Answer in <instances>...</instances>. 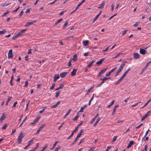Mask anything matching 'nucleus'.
<instances>
[{
  "label": "nucleus",
  "mask_w": 151,
  "mask_h": 151,
  "mask_svg": "<svg viewBox=\"0 0 151 151\" xmlns=\"http://www.w3.org/2000/svg\"><path fill=\"white\" fill-rule=\"evenodd\" d=\"M123 62L124 63H122L120 66L119 70L117 72L116 74L115 75V77L119 75V74L121 72L125 65V63H127V62L123 61Z\"/></svg>",
  "instance_id": "1"
},
{
  "label": "nucleus",
  "mask_w": 151,
  "mask_h": 151,
  "mask_svg": "<svg viewBox=\"0 0 151 151\" xmlns=\"http://www.w3.org/2000/svg\"><path fill=\"white\" fill-rule=\"evenodd\" d=\"M109 78H107V77H105L103 78H101L100 79V80H102V81L100 83H99V84H98V85H97L96 86V87L97 88V87H100L101 86V85L102 84H103V83H104V82H105L104 81H106V80H108V79H109Z\"/></svg>",
  "instance_id": "2"
},
{
  "label": "nucleus",
  "mask_w": 151,
  "mask_h": 151,
  "mask_svg": "<svg viewBox=\"0 0 151 151\" xmlns=\"http://www.w3.org/2000/svg\"><path fill=\"white\" fill-rule=\"evenodd\" d=\"M24 134L21 133L18 137V143H20L22 142V139L24 137Z\"/></svg>",
  "instance_id": "3"
},
{
  "label": "nucleus",
  "mask_w": 151,
  "mask_h": 151,
  "mask_svg": "<svg viewBox=\"0 0 151 151\" xmlns=\"http://www.w3.org/2000/svg\"><path fill=\"white\" fill-rule=\"evenodd\" d=\"M13 53H12V50H10L8 52V58L9 59L12 58L13 57Z\"/></svg>",
  "instance_id": "4"
},
{
  "label": "nucleus",
  "mask_w": 151,
  "mask_h": 151,
  "mask_svg": "<svg viewBox=\"0 0 151 151\" xmlns=\"http://www.w3.org/2000/svg\"><path fill=\"white\" fill-rule=\"evenodd\" d=\"M36 20H34L30 22H27L26 23V24L25 25V27H27L30 26L31 25H32L34 23H35L36 22Z\"/></svg>",
  "instance_id": "5"
},
{
  "label": "nucleus",
  "mask_w": 151,
  "mask_h": 151,
  "mask_svg": "<svg viewBox=\"0 0 151 151\" xmlns=\"http://www.w3.org/2000/svg\"><path fill=\"white\" fill-rule=\"evenodd\" d=\"M105 4V2L104 1H102V3L100 5V6H98V9H102L104 8V6Z\"/></svg>",
  "instance_id": "6"
},
{
  "label": "nucleus",
  "mask_w": 151,
  "mask_h": 151,
  "mask_svg": "<svg viewBox=\"0 0 151 151\" xmlns=\"http://www.w3.org/2000/svg\"><path fill=\"white\" fill-rule=\"evenodd\" d=\"M67 73L66 72H63L60 74V76L61 78H64L67 75Z\"/></svg>",
  "instance_id": "7"
},
{
  "label": "nucleus",
  "mask_w": 151,
  "mask_h": 151,
  "mask_svg": "<svg viewBox=\"0 0 151 151\" xmlns=\"http://www.w3.org/2000/svg\"><path fill=\"white\" fill-rule=\"evenodd\" d=\"M77 71V69H74L73 71L71 72V76H73L76 75V73Z\"/></svg>",
  "instance_id": "8"
},
{
  "label": "nucleus",
  "mask_w": 151,
  "mask_h": 151,
  "mask_svg": "<svg viewBox=\"0 0 151 151\" xmlns=\"http://www.w3.org/2000/svg\"><path fill=\"white\" fill-rule=\"evenodd\" d=\"M59 78V75H55L54 77V81L55 82L57 79Z\"/></svg>",
  "instance_id": "9"
},
{
  "label": "nucleus",
  "mask_w": 151,
  "mask_h": 151,
  "mask_svg": "<svg viewBox=\"0 0 151 151\" xmlns=\"http://www.w3.org/2000/svg\"><path fill=\"white\" fill-rule=\"evenodd\" d=\"M124 78L122 76L119 79L116 81L115 83V85H117L118 84H119Z\"/></svg>",
  "instance_id": "10"
},
{
  "label": "nucleus",
  "mask_w": 151,
  "mask_h": 151,
  "mask_svg": "<svg viewBox=\"0 0 151 151\" xmlns=\"http://www.w3.org/2000/svg\"><path fill=\"white\" fill-rule=\"evenodd\" d=\"M134 141H131L127 146V148L128 149L130 148L131 146L134 144Z\"/></svg>",
  "instance_id": "11"
},
{
  "label": "nucleus",
  "mask_w": 151,
  "mask_h": 151,
  "mask_svg": "<svg viewBox=\"0 0 151 151\" xmlns=\"http://www.w3.org/2000/svg\"><path fill=\"white\" fill-rule=\"evenodd\" d=\"M140 57V55L137 53H134V58L135 59H138Z\"/></svg>",
  "instance_id": "12"
},
{
  "label": "nucleus",
  "mask_w": 151,
  "mask_h": 151,
  "mask_svg": "<svg viewBox=\"0 0 151 151\" xmlns=\"http://www.w3.org/2000/svg\"><path fill=\"white\" fill-rule=\"evenodd\" d=\"M60 101H58L57 103L53 105H52V106H51V107L52 108H55L56 107H57V106L59 105L60 104Z\"/></svg>",
  "instance_id": "13"
},
{
  "label": "nucleus",
  "mask_w": 151,
  "mask_h": 151,
  "mask_svg": "<svg viewBox=\"0 0 151 151\" xmlns=\"http://www.w3.org/2000/svg\"><path fill=\"white\" fill-rule=\"evenodd\" d=\"M104 60V58H102L99 61H98L96 63V64L98 65H101L103 61Z\"/></svg>",
  "instance_id": "14"
},
{
  "label": "nucleus",
  "mask_w": 151,
  "mask_h": 151,
  "mask_svg": "<svg viewBox=\"0 0 151 151\" xmlns=\"http://www.w3.org/2000/svg\"><path fill=\"white\" fill-rule=\"evenodd\" d=\"M146 50L143 49L141 48L140 50V53L142 54H145Z\"/></svg>",
  "instance_id": "15"
},
{
  "label": "nucleus",
  "mask_w": 151,
  "mask_h": 151,
  "mask_svg": "<svg viewBox=\"0 0 151 151\" xmlns=\"http://www.w3.org/2000/svg\"><path fill=\"white\" fill-rule=\"evenodd\" d=\"M83 45L85 46H86L88 45L89 43V42L88 40H85L83 41Z\"/></svg>",
  "instance_id": "16"
},
{
  "label": "nucleus",
  "mask_w": 151,
  "mask_h": 151,
  "mask_svg": "<svg viewBox=\"0 0 151 151\" xmlns=\"http://www.w3.org/2000/svg\"><path fill=\"white\" fill-rule=\"evenodd\" d=\"M95 62V60H92L90 62L89 64L88 65V67H89V68L91 67L92 65H93V63Z\"/></svg>",
  "instance_id": "17"
},
{
  "label": "nucleus",
  "mask_w": 151,
  "mask_h": 151,
  "mask_svg": "<svg viewBox=\"0 0 151 151\" xmlns=\"http://www.w3.org/2000/svg\"><path fill=\"white\" fill-rule=\"evenodd\" d=\"M40 119V118L38 117L37 119H35L33 123H31V124H35L38 121V119Z\"/></svg>",
  "instance_id": "18"
},
{
  "label": "nucleus",
  "mask_w": 151,
  "mask_h": 151,
  "mask_svg": "<svg viewBox=\"0 0 151 151\" xmlns=\"http://www.w3.org/2000/svg\"><path fill=\"white\" fill-rule=\"evenodd\" d=\"M6 117V116H5V115L3 114L0 119V120L1 121H3L5 118Z\"/></svg>",
  "instance_id": "19"
},
{
  "label": "nucleus",
  "mask_w": 151,
  "mask_h": 151,
  "mask_svg": "<svg viewBox=\"0 0 151 151\" xmlns=\"http://www.w3.org/2000/svg\"><path fill=\"white\" fill-rule=\"evenodd\" d=\"M63 20V19L62 18L59 19L55 23V24H54V26H55L57 24H58L60 22H61Z\"/></svg>",
  "instance_id": "20"
},
{
  "label": "nucleus",
  "mask_w": 151,
  "mask_h": 151,
  "mask_svg": "<svg viewBox=\"0 0 151 151\" xmlns=\"http://www.w3.org/2000/svg\"><path fill=\"white\" fill-rule=\"evenodd\" d=\"M107 70V68L106 69H104L103 70H102L99 73H100V74H102L104 73L105 71Z\"/></svg>",
  "instance_id": "21"
},
{
  "label": "nucleus",
  "mask_w": 151,
  "mask_h": 151,
  "mask_svg": "<svg viewBox=\"0 0 151 151\" xmlns=\"http://www.w3.org/2000/svg\"><path fill=\"white\" fill-rule=\"evenodd\" d=\"M60 93V91H57V92H56V93H56V95L55 96V97L56 98H57L58 97V96H59Z\"/></svg>",
  "instance_id": "22"
},
{
  "label": "nucleus",
  "mask_w": 151,
  "mask_h": 151,
  "mask_svg": "<svg viewBox=\"0 0 151 151\" xmlns=\"http://www.w3.org/2000/svg\"><path fill=\"white\" fill-rule=\"evenodd\" d=\"M19 36L17 33L13 37H12V39L15 40L16 38L18 37Z\"/></svg>",
  "instance_id": "23"
},
{
  "label": "nucleus",
  "mask_w": 151,
  "mask_h": 151,
  "mask_svg": "<svg viewBox=\"0 0 151 151\" xmlns=\"http://www.w3.org/2000/svg\"><path fill=\"white\" fill-rule=\"evenodd\" d=\"M93 86H92L87 91L86 93V95H88L89 93L90 92L91 90V89H92L93 88Z\"/></svg>",
  "instance_id": "24"
},
{
  "label": "nucleus",
  "mask_w": 151,
  "mask_h": 151,
  "mask_svg": "<svg viewBox=\"0 0 151 151\" xmlns=\"http://www.w3.org/2000/svg\"><path fill=\"white\" fill-rule=\"evenodd\" d=\"M10 12V11H7L6 12L4 13L2 15V17H4L7 14L9 13Z\"/></svg>",
  "instance_id": "25"
},
{
  "label": "nucleus",
  "mask_w": 151,
  "mask_h": 151,
  "mask_svg": "<svg viewBox=\"0 0 151 151\" xmlns=\"http://www.w3.org/2000/svg\"><path fill=\"white\" fill-rule=\"evenodd\" d=\"M73 61H75L77 59V55H74L73 56V58L72 59Z\"/></svg>",
  "instance_id": "26"
},
{
  "label": "nucleus",
  "mask_w": 151,
  "mask_h": 151,
  "mask_svg": "<svg viewBox=\"0 0 151 151\" xmlns=\"http://www.w3.org/2000/svg\"><path fill=\"white\" fill-rule=\"evenodd\" d=\"M6 32V31L5 29H4L3 31H0V35L4 34Z\"/></svg>",
  "instance_id": "27"
},
{
  "label": "nucleus",
  "mask_w": 151,
  "mask_h": 151,
  "mask_svg": "<svg viewBox=\"0 0 151 151\" xmlns=\"http://www.w3.org/2000/svg\"><path fill=\"white\" fill-rule=\"evenodd\" d=\"M151 113V111H148L147 113L145 115L147 117Z\"/></svg>",
  "instance_id": "28"
},
{
  "label": "nucleus",
  "mask_w": 151,
  "mask_h": 151,
  "mask_svg": "<svg viewBox=\"0 0 151 151\" xmlns=\"http://www.w3.org/2000/svg\"><path fill=\"white\" fill-rule=\"evenodd\" d=\"M68 24V22L67 21L64 24V26L63 27V29H64L65 28V27L67 26V25Z\"/></svg>",
  "instance_id": "29"
},
{
  "label": "nucleus",
  "mask_w": 151,
  "mask_h": 151,
  "mask_svg": "<svg viewBox=\"0 0 151 151\" xmlns=\"http://www.w3.org/2000/svg\"><path fill=\"white\" fill-rule=\"evenodd\" d=\"M99 17V15H97L96 17H95L94 19L93 20V23H94V22H95V21L96 20V19H97V18Z\"/></svg>",
  "instance_id": "30"
},
{
  "label": "nucleus",
  "mask_w": 151,
  "mask_h": 151,
  "mask_svg": "<svg viewBox=\"0 0 151 151\" xmlns=\"http://www.w3.org/2000/svg\"><path fill=\"white\" fill-rule=\"evenodd\" d=\"M118 106H119L118 105H116L114 107V108L113 109V111H114V112H115L116 111V109L118 107Z\"/></svg>",
  "instance_id": "31"
},
{
  "label": "nucleus",
  "mask_w": 151,
  "mask_h": 151,
  "mask_svg": "<svg viewBox=\"0 0 151 151\" xmlns=\"http://www.w3.org/2000/svg\"><path fill=\"white\" fill-rule=\"evenodd\" d=\"M7 124H5L2 127L1 129H5L7 127Z\"/></svg>",
  "instance_id": "32"
},
{
  "label": "nucleus",
  "mask_w": 151,
  "mask_h": 151,
  "mask_svg": "<svg viewBox=\"0 0 151 151\" xmlns=\"http://www.w3.org/2000/svg\"><path fill=\"white\" fill-rule=\"evenodd\" d=\"M84 141V138H83L82 139L81 141H80V142H79V144H78V145H79L83 142Z\"/></svg>",
  "instance_id": "33"
},
{
  "label": "nucleus",
  "mask_w": 151,
  "mask_h": 151,
  "mask_svg": "<svg viewBox=\"0 0 151 151\" xmlns=\"http://www.w3.org/2000/svg\"><path fill=\"white\" fill-rule=\"evenodd\" d=\"M99 114H97L92 119L93 121H94L95 120V119H96L98 116Z\"/></svg>",
  "instance_id": "34"
},
{
  "label": "nucleus",
  "mask_w": 151,
  "mask_h": 151,
  "mask_svg": "<svg viewBox=\"0 0 151 151\" xmlns=\"http://www.w3.org/2000/svg\"><path fill=\"white\" fill-rule=\"evenodd\" d=\"M38 145H39V143H37V144L36 147H35L33 149V150H34V151H35L36 150V149L38 147H39Z\"/></svg>",
  "instance_id": "35"
},
{
  "label": "nucleus",
  "mask_w": 151,
  "mask_h": 151,
  "mask_svg": "<svg viewBox=\"0 0 151 151\" xmlns=\"http://www.w3.org/2000/svg\"><path fill=\"white\" fill-rule=\"evenodd\" d=\"M64 85L63 84H60L59 87V88L60 89L64 87Z\"/></svg>",
  "instance_id": "36"
},
{
  "label": "nucleus",
  "mask_w": 151,
  "mask_h": 151,
  "mask_svg": "<svg viewBox=\"0 0 151 151\" xmlns=\"http://www.w3.org/2000/svg\"><path fill=\"white\" fill-rule=\"evenodd\" d=\"M73 132H72L71 133V135L67 138V139H69L73 135Z\"/></svg>",
  "instance_id": "37"
},
{
  "label": "nucleus",
  "mask_w": 151,
  "mask_h": 151,
  "mask_svg": "<svg viewBox=\"0 0 151 151\" xmlns=\"http://www.w3.org/2000/svg\"><path fill=\"white\" fill-rule=\"evenodd\" d=\"M55 84L54 83H53L52 84V86L50 88V90H52V89H54V87H55Z\"/></svg>",
  "instance_id": "38"
},
{
  "label": "nucleus",
  "mask_w": 151,
  "mask_h": 151,
  "mask_svg": "<svg viewBox=\"0 0 151 151\" xmlns=\"http://www.w3.org/2000/svg\"><path fill=\"white\" fill-rule=\"evenodd\" d=\"M12 98V97L11 96H9L8 97V99L7 101V102H9L10 100H11V99Z\"/></svg>",
  "instance_id": "39"
},
{
  "label": "nucleus",
  "mask_w": 151,
  "mask_h": 151,
  "mask_svg": "<svg viewBox=\"0 0 151 151\" xmlns=\"http://www.w3.org/2000/svg\"><path fill=\"white\" fill-rule=\"evenodd\" d=\"M71 111V109H69V110L68 111V112L67 113L65 114V116H67L70 113V112Z\"/></svg>",
  "instance_id": "40"
},
{
  "label": "nucleus",
  "mask_w": 151,
  "mask_h": 151,
  "mask_svg": "<svg viewBox=\"0 0 151 151\" xmlns=\"http://www.w3.org/2000/svg\"><path fill=\"white\" fill-rule=\"evenodd\" d=\"M45 126V124H42L39 127V128L41 130V129L43 128Z\"/></svg>",
  "instance_id": "41"
},
{
  "label": "nucleus",
  "mask_w": 151,
  "mask_h": 151,
  "mask_svg": "<svg viewBox=\"0 0 151 151\" xmlns=\"http://www.w3.org/2000/svg\"><path fill=\"white\" fill-rule=\"evenodd\" d=\"M60 146H59L55 148V150L54 151H58V150L60 149Z\"/></svg>",
  "instance_id": "42"
},
{
  "label": "nucleus",
  "mask_w": 151,
  "mask_h": 151,
  "mask_svg": "<svg viewBox=\"0 0 151 151\" xmlns=\"http://www.w3.org/2000/svg\"><path fill=\"white\" fill-rule=\"evenodd\" d=\"M128 31V30H124L122 33V35H124L127 32V31Z\"/></svg>",
  "instance_id": "43"
},
{
  "label": "nucleus",
  "mask_w": 151,
  "mask_h": 151,
  "mask_svg": "<svg viewBox=\"0 0 151 151\" xmlns=\"http://www.w3.org/2000/svg\"><path fill=\"white\" fill-rule=\"evenodd\" d=\"M23 12H24L23 11H21V12H20V13H19V17H21L23 14Z\"/></svg>",
  "instance_id": "44"
},
{
  "label": "nucleus",
  "mask_w": 151,
  "mask_h": 151,
  "mask_svg": "<svg viewBox=\"0 0 151 151\" xmlns=\"http://www.w3.org/2000/svg\"><path fill=\"white\" fill-rule=\"evenodd\" d=\"M117 138V136H114L113 140V142H114L115 141H116V139Z\"/></svg>",
  "instance_id": "45"
},
{
  "label": "nucleus",
  "mask_w": 151,
  "mask_h": 151,
  "mask_svg": "<svg viewBox=\"0 0 151 151\" xmlns=\"http://www.w3.org/2000/svg\"><path fill=\"white\" fill-rule=\"evenodd\" d=\"M143 124V123H142L140 124L139 125H138V126L136 127H135V128L136 129L139 128L141 126H142Z\"/></svg>",
  "instance_id": "46"
},
{
  "label": "nucleus",
  "mask_w": 151,
  "mask_h": 151,
  "mask_svg": "<svg viewBox=\"0 0 151 151\" xmlns=\"http://www.w3.org/2000/svg\"><path fill=\"white\" fill-rule=\"evenodd\" d=\"M30 8H28V9H27L25 12V13H29L30 11Z\"/></svg>",
  "instance_id": "47"
},
{
  "label": "nucleus",
  "mask_w": 151,
  "mask_h": 151,
  "mask_svg": "<svg viewBox=\"0 0 151 151\" xmlns=\"http://www.w3.org/2000/svg\"><path fill=\"white\" fill-rule=\"evenodd\" d=\"M17 104V101H15V102H14V103L12 107H15L16 106V105Z\"/></svg>",
  "instance_id": "48"
},
{
  "label": "nucleus",
  "mask_w": 151,
  "mask_h": 151,
  "mask_svg": "<svg viewBox=\"0 0 151 151\" xmlns=\"http://www.w3.org/2000/svg\"><path fill=\"white\" fill-rule=\"evenodd\" d=\"M33 139H34V138H33L31 140L29 141L28 142V144H29V145H30V143L33 142Z\"/></svg>",
  "instance_id": "49"
},
{
  "label": "nucleus",
  "mask_w": 151,
  "mask_h": 151,
  "mask_svg": "<svg viewBox=\"0 0 151 151\" xmlns=\"http://www.w3.org/2000/svg\"><path fill=\"white\" fill-rule=\"evenodd\" d=\"M58 0H55L53 2H51V3H49L48 4H54L55 2H56V1H57Z\"/></svg>",
  "instance_id": "50"
},
{
  "label": "nucleus",
  "mask_w": 151,
  "mask_h": 151,
  "mask_svg": "<svg viewBox=\"0 0 151 151\" xmlns=\"http://www.w3.org/2000/svg\"><path fill=\"white\" fill-rule=\"evenodd\" d=\"M139 22H137L135 24H134L133 26L135 27H137L138 24H139Z\"/></svg>",
  "instance_id": "51"
},
{
  "label": "nucleus",
  "mask_w": 151,
  "mask_h": 151,
  "mask_svg": "<svg viewBox=\"0 0 151 151\" xmlns=\"http://www.w3.org/2000/svg\"><path fill=\"white\" fill-rule=\"evenodd\" d=\"M114 4H112L111 5V10L112 11H113V10H114Z\"/></svg>",
  "instance_id": "52"
},
{
  "label": "nucleus",
  "mask_w": 151,
  "mask_h": 151,
  "mask_svg": "<svg viewBox=\"0 0 151 151\" xmlns=\"http://www.w3.org/2000/svg\"><path fill=\"white\" fill-rule=\"evenodd\" d=\"M78 127L77 126L76 127L74 130L73 132V133H74V132H76L78 130Z\"/></svg>",
  "instance_id": "53"
},
{
  "label": "nucleus",
  "mask_w": 151,
  "mask_h": 151,
  "mask_svg": "<svg viewBox=\"0 0 151 151\" xmlns=\"http://www.w3.org/2000/svg\"><path fill=\"white\" fill-rule=\"evenodd\" d=\"M64 124V122H63V123L62 124L60 125L59 127L58 128V130H60V128L61 127H62V126H63V125Z\"/></svg>",
  "instance_id": "54"
},
{
  "label": "nucleus",
  "mask_w": 151,
  "mask_h": 151,
  "mask_svg": "<svg viewBox=\"0 0 151 151\" xmlns=\"http://www.w3.org/2000/svg\"><path fill=\"white\" fill-rule=\"evenodd\" d=\"M27 119V117L25 118L24 119V120H23L22 122V123L19 126V127H20L22 126V124H23V123L25 122V121Z\"/></svg>",
  "instance_id": "55"
},
{
  "label": "nucleus",
  "mask_w": 151,
  "mask_h": 151,
  "mask_svg": "<svg viewBox=\"0 0 151 151\" xmlns=\"http://www.w3.org/2000/svg\"><path fill=\"white\" fill-rule=\"evenodd\" d=\"M116 67H115V68H114L112 69L111 71H110L111 73H112L113 72H114V70L116 69Z\"/></svg>",
  "instance_id": "56"
},
{
  "label": "nucleus",
  "mask_w": 151,
  "mask_h": 151,
  "mask_svg": "<svg viewBox=\"0 0 151 151\" xmlns=\"http://www.w3.org/2000/svg\"><path fill=\"white\" fill-rule=\"evenodd\" d=\"M147 117L146 116H145V115L143 117H142V118L141 119V121H142L144 120Z\"/></svg>",
  "instance_id": "57"
},
{
  "label": "nucleus",
  "mask_w": 151,
  "mask_h": 151,
  "mask_svg": "<svg viewBox=\"0 0 151 151\" xmlns=\"http://www.w3.org/2000/svg\"><path fill=\"white\" fill-rule=\"evenodd\" d=\"M20 7L19 6L18 7H17L16 9H15V10L13 11L12 12H16L19 9V8Z\"/></svg>",
  "instance_id": "58"
},
{
  "label": "nucleus",
  "mask_w": 151,
  "mask_h": 151,
  "mask_svg": "<svg viewBox=\"0 0 151 151\" xmlns=\"http://www.w3.org/2000/svg\"><path fill=\"white\" fill-rule=\"evenodd\" d=\"M47 147V145H45L44 147L43 148L42 150L44 151V150H45V148H46Z\"/></svg>",
  "instance_id": "59"
},
{
  "label": "nucleus",
  "mask_w": 151,
  "mask_h": 151,
  "mask_svg": "<svg viewBox=\"0 0 151 151\" xmlns=\"http://www.w3.org/2000/svg\"><path fill=\"white\" fill-rule=\"evenodd\" d=\"M26 30H27V29H24L20 31V32H21L22 34L23 33L25 32L26 31Z\"/></svg>",
  "instance_id": "60"
},
{
  "label": "nucleus",
  "mask_w": 151,
  "mask_h": 151,
  "mask_svg": "<svg viewBox=\"0 0 151 151\" xmlns=\"http://www.w3.org/2000/svg\"><path fill=\"white\" fill-rule=\"evenodd\" d=\"M28 81H25V84L24 85V86L25 87H27L28 84Z\"/></svg>",
  "instance_id": "61"
},
{
  "label": "nucleus",
  "mask_w": 151,
  "mask_h": 151,
  "mask_svg": "<svg viewBox=\"0 0 151 151\" xmlns=\"http://www.w3.org/2000/svg\"><path fill=\"white\" fill-rule=\"evenodd\" d=\"M144 150L147 151V145H146L145 146L144 149L143 150Z\"/></svg>",
  "instance_id": "62"
},
{
  "label": "nucleus",
  "mask_w": 151,
  "mask_h": 151,
  "mask_svg": "<svg viewBox=\"0 0 151 151\" xmlns=\"http://www.w3.org/2000/svg\"><path fill=\"white\" fill-rule=\"evenodd\" d=\"M94 147H92L88 150V151H93L94 149Z\"/></svg>",
  "instance_id": "63"
},
{
  "label": "nucleus",
  "mask_w": 151,
  "mask_h": 151,
  "mask_svg": "<svg viewBox=\"0 0 151 151\" xmlns=\"http://www.w3.org/2000/svg\"><path fill=\"white\" fill-rule=\"evenodd\" d=\"M88 52H87L85 53L84 54V56H87L88 55Z\"/></svg>",
  "instance_id": "64"
}]
</instances>
